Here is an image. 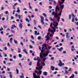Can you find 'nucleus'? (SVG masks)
<instances>
[{"mask_svg":"<svg viewBox=\"0 0 78 78\" xmlns=\"http://www.w3.org/2000/svg\"><path fill=\"white\" fill-rule=\"evenodd\" d=\"M42 48L41 53L42 54V55H43L44 57H46L48 56V53H51V52L50 51V50L47 51H45V49L44 48V45H42Z\"/></svg>","mask_w":78,"mask_h":78,"instance_id":"obj_1","label":"nucleus"},{"mask_svg":"<svg viewBox=\"0 0 78 78\" xmlns=\"http://www.w3.org/2000/svg\"><path fill=\"white\" fill-rule=\"evenodd\" d=\"M33 78H40V77L39 75L38 76H36V73H33Z\"/></svg>","mask_w":78,"mask_h":78,"instance_id":"obj_2","label":"nucleus"},{"mask_svg":"<svg viewBox=\"0 0 78 78\" xmlns=\"http://www.w3.org/2000/svg\"><path fill=\"white\" fill-rule=\"evenodd\" d=\"M38 67H36V70H39V69H42V66L40 65V66H37Z\"/></svg>","mask_w":78,"mask_h":78,"instance_id":"obj_3","label":"nucleus"},{"mask_svg":"<svg viewBox=\"0 0 78 78\" xmlns=\"http://www.w3.org/2000/svg\"><path fill=\"white\" fill-rule=\"evenodd\" d=\"M64 1H65V0H61V2H59L58 3H59V5H62V4H63V3H64Z\"/></svg>","mask_w":78,"mask_h":78,"instance_id":"obj_4","label":"nucleus"},{"mask_svg":"<svg viewBox=\"0 0 78 78\" xmlns=\"http://www.w3.org/2000/svg\"><path fill=\"white\" fill-rule=\"evenodd\" d=\"M53 25L55 27H56L58 26V23H57L55 21Z\"/></svg>","mask_w":78,"mask_h":78,"instance_id":"obj_5","label":"nucleus"},{"mask_svg":"<svg viewBox=\"0 0 78 78\" xmlns=\"http://www.w3.org/2000/svg\"><path fill=\"white\" fill-rule=\"evenodd\" d=\"M40 61H41V60L38 59V61L37 62V66H39L40 65Z\"/></svg>","mask_w":78,"mask_h":78,"instance_id":"obj_6","label":"nucleus"},{"mask_svg":"<svg viewBox=\"0 0 78 78\" xmlns=\"http://www.w3.org/2000/svg\"><path fill=\"white\" fill-rule=\"evenodd\" d=\"M41 70L42 69H39L38 71V72L37 73V75H38V74H40V75H41L42 73V71H41Z\"/></svg>","mask_w":78,"mask_h":78,"instance_id":"obj_7","label":"nucleus"},{"mask_svg":"<svg viewBox=\"0 0 78 78\" xmlns=\"http://www.w3.org/2000/svg\"><path fill=\"white\" fill-rule=\"evenodd\" d=\"M57 50H58L59 51H62V50H63V48L61 47L60 48H57Z\"/></svg>","mask_w":78,"mask_h":78,"instance_id":"obj_8","label":"nucleus"},{"mask_svg":"<svg viewBox=\"0 0 78 78\" xmlns=\"http://www.w3.org/2000/svg\"><path fill=\"white\" fill-rule=\"evenodd\" d=\"M64 4H62V5H61L60 6V8L61 9V10H62L63 9V8H64Z\"/></svg>","mask_w":78,"mask_h":78,"instance_id":"obj_9","label":"nucleus"},{"mask_svg":"<svg viewBox=\"0 0 78 78\" xmlns=\"http://www.w3.org/2000/svg\"><path fill=\"white\" fill-rule=\"evenodd\" d=\"M9 76L10 78H12V72H10L9 73Z\"/></svg>","mask_w":78,"mask_h":78,"instance_id":"obj_10","label":"nucleus"},{"mask_svg":"<svg viewBox=\"0 0 78 78\" xmlns=\"http://www.w3.org/2000/svg\"><path fill=\"white\" fill-rule=\"evenodd\" d=\"M59 63L58 64V66H60V67H61V66H62V63L61 62V61L60 60H59Z\"/></svg>","mask_w":78,"mask_h":78,"instance_id":"obj_11","label":"nucleus"},{"mask_svg":"<svg viewBox=\"0 0 78 78\" xmlns=\"http://www.w3.org/2000/svg\"><path fill=\"white\" fill-rule=\"evenodd\" d=\"M48 31H50V32H51L53 34H54V32H53V30H51L50 28H49L48 29Z\"/></svg>","mask_w":78,"mask_h":78,"instance_id":"obj_12","label":"nucleus"},{"mask_svg":"<svg viewBox=\"0 0 78 78\" xmlns=\"http://www.w3.org/2000/svg\"><path fill=\"white\" fill-rule=\"evenodd\" d=\"M68 35H69V33H66V38H68V39H69L70 37H69V36Z\"/></svg>","mask_w":78,"mask_h":78,"instance_id":"obj_13","label":"nucleus"},{"mask_svg":"<svg viewBox=\"0 0 78 78\" xmlns=\"http://www.w3.org/2000/svg\"><path fill=\"white\" fill-rule=\"evenodd\" d=\"M51 69L52 71L54 70H55V67H54L53 66H51Z\"/></svg>","mask_w":78,"mask_h":78,"instance_id":"obj_14","label":"nucleus"},{"mask_svg":"<svg viewBox=\"0 0 78 78\" xmlns=\"http://www.w3.org/2000/svg\"><path fill=\"white\" fill-rule=\"evenodd\" d=\"M43 74L45 76H46L47 75V72H43Z\"/></svg>","mask_w":78,"mask_h":78,"instance_id":"obj_15","label":"nucleus"},{"mask_svg":"<svg viewBox=\"0 0 78 78\" xmlns=\"http://www.w3.org/2000/svg\"><path fill=\"white\" fill-rule=\"evenodd\" d=\"M46 41H48L50 39V37H48V36H46Z\"/></svg>","mask_w":78,"mask_h":78,"instance_id":"obj_16","label":"nucleus"},{"mask_svg":"<svg viewBox=\"0 0 78 78\" xmlns=\"http://www.w3.org/2000/svg\"><path fill=\"white\" fill-rule=\"evenodd\" d=\"M71 16L72 17H73V18L72 19V20H74V18H75V15H74V14H72Z\"/></svg>","mask_w":78,"mask_h":78,"instance_id":"obj_17","label":"nucleus"},{"mask_svg":"<svg viewBox=\"0 0 78 78\" xmlns=\"http://www.w3.org/2000/svg\"><path fill=\"white\" fill-rule=\"evenodd\" d=\"M72 76H71L69 78H74V76H75V75H74V74H72Z\"/></svg>","mask_w":78,"mask_h":78,"instance_id":"obj_18","label":"nucleus"},{"mask_svg":"<svg viewBox=\"0 0 78 78\" xmlns=\"http://www.w3.org/2000/svg\"><path fill=\"white\" fill-rule=\"evenodd\" d=\"M28 4H29V8H30V9H31L32 8V7L31 6V5H30L31 3H30V2H29Z\"/></svg>","mask_w":78,"mask_h":78,"instance_id":"obj_19","label":"nucleus"},{"mask_svg":"<svg viewBox=\"0 0 78 78\" xmlns=\"http://www.w3.org/2000/svg\"><path fill=\"white\" fill-rule=\"evenodd\" d=\"M19 27L20 28H22V24L21 23H20Z\"/></svg>","mask_w":78,"mask_h":78,"instance_id":"obj_20","label":"nucleus"},{"mask_svg":"<svg viewBox=\"0 0 78 78\" xmlns=\"http://www.w3.org/2000/svg\"><path fill=\"white\" fill-rule=\"evenodd\" d=\"M52 28L53 29V31H54V32H55V31H56V29L54 27H52Z\"/></svg>","mask_w":78,"mask_h":78,"instance_id":"obj_21","label":"nucleus"},{"mask_svg":"<svg viewBox=\"0 0 78 78\" xmlns=\"http://www.w3.org/2000/svg\"><path fill=\"white\" fill-rule=\"evenodd\" d=\"M41 22L42 25H44V24L45 23H44V20H41Z\"/></svg>","mask_w":78,"mask_h":78,"instance_id":"obj_22","label":"nucleus"},{"mask_svg":"<svg viewBox=\"0 0 78 78\" xmlns=\"http://www.w3.org/2000/svg\"><path fill=\"white\" fill-rule=\"evenodd\" d=\"M58 16V13L57 12L55 13V15H54V17H57V16Z\"/></svg>","mask_w":78,"mask_h":78,"instance_id":"obj_23","label":"nucleus"},{"mask_svg":"<svg viewBox=\"0 0 78 78\" xmlns=\"http://www.w3.org/2000/svg\"><path fill=\"white\" fill-rule=\"evenodd\" d=\"M62 13V10H61L59 13L58 14V16H61Z\"/></svg>","mask_w":78,"mask_h":78,"instance_id":"obj_24","label":"nucleus"},{"mask_svg":"<svg viewBox=\"0 0 78 78\" xmlns=\"http://www.w3.org/2000/svg\"><path fill=\"white\" fill-rule=\"evenodd\" d=\"M48 58L47 57L46 58H44L43 59H42L41 60L42 61H44H44H45V60H46V59H47Z\"/></svg>","mask_w":78,"mask_h":78,"instance_id":"obj_25","label":"nucleus"},{"mask_svg":"<svg viewBox=\"0 0 78 78\" xmlns=\"http://www.w3.org/2000/svg\"><path fill=\"white\" fill-rule=\"evenodd\" d=\"M13 40V39H12V38H10V43H11V44H12V41Z\"/></svg>","mask_w":78,"mask_h":78,"instance_id":"obj_26","label":"nucleus"},{"mask_svg":"<svg viewBox=\"0 0 78 78\" xmlns=\"http://www.w3.org/2000/svg\"><path fill=\"white\" fill-rule=\"evenodd\" d=\"M23 51H24V53H26V54H28V53L27 52V51H26V50L25 49H23Z\"/></svg>","mask_w":78,"mask_h":78,"instance_id":"obj_27","label":"nucleus"},{"mask_svg":"<svg viewBox=\"0 0 78 78\" xmlns=\"http://www.w3.org/2000/svg\"><path fill=\"white\" fill-rule=\"evenodd\" d=\"M15 44H17L18 42L17 41L15 40H13Z\"/></svg>","mask_w":78,"mask_h":78,"instance_id":"obj_28","label":"nucleus"},{"mask_svg":"<svg viewBox=\"0 0 78 78\" xmlns=\"http://www.w3.org/2000/svg\"><path fill=\"white\" fill-rule=\"evenodd\" d=\"M18 53H20L21 52V50L20 48H18Z\"/></svg>","mask_w":78,"mask_h":78,"instance_id":"obj_29","label":"nucleus"},{"mask_svg":"<svg viewBox=\"0 0 78 78\" xmlns=\"http://www.w3.org/2000/svg\"><path fill=\"white\" fill-rule=\"evenodd\" d=\"M18 56L19 57V58H22V56L21 54H19L18 55Z\"/></svg>","mask_w":78,"mask_h":78,"instance_id":"obj_30","label":"nucleus"},{"mask_svg":"<svg viewBox=\"0 0 78 78\" xmlns=\"http://www.w3.org/2000/svg\"><path fill=\"white\" fill-rule=\"evenodd\" d=\"M40 18L41 19V20H44V16H40Z\"/></svg>","mask_w":78,"mask_h":78,"instance_id":"obj_31","label":"nucleus"},{"mask_svg":"<svg viewBox=\"0 0 78 78\" xmlns=\"http://www.w3.org/2000/svg\"><path fill=\"white\" fill-rule=\"evenodd\" d=\"M16 73H17V74H19V70L17 68L16 69Z\"/></svg>","mask_w":78,"mask_h":78,"instance_id":"obj_32","label":"nucleus"},{"mask_svg":"<svg viewBox=\"0 0 78 78\" xmlns=\"http://www.w3.org/2000/svg\"><path fill=\"white\" fill-rule=\"evenodd\" d=\"M40 57L41 59H43V56H42V55H41V54L40 55Z\"/></svg>","mask_w":78,"mask_h":78,"instance_id":"obj_33","label":"nucleus"},{"mask_svg":"<svg viewBox=\"0 0 78 78\" xmlns=\"http://www.w3.org/2000/svg\"><path fill=\"white\" fill-rule=\"evenodd\" d=\"M55 11H53L52 12V16H54V15H55Z\"/></svg>","mask_w":78,"mask_h":78,"instance_id":"obj_34","label":"nucleus"},{"mask_svg":"<svg viewBox=\"0 0 78 78\" xmlns=\"http://www.w3.org/2000/svg\"><path fill=\"white\" fill-rule=\"evenodd\" d=\"M41 64L43 66H45V64L44 63V62L41 63Z\"/></svg>","mask_w":78,"mask_h":78,"instance_id":"obj_35","label":"nucleus"},{"mask_svg":"<svg viewBox=\"0 0 78 78\" xmlns=\"http://www.w3.org/2000/svg\"><path fill=\"white\" fill-rule=\"evenodd\" d=\"M34 23L35 25H36V24L37 23V21H36V20H34Z\"/></svg>","mask_w":78,"mask_h":78,"instance_id":"obj_36","label":"nucleus"},{"mask_svg":"<svg viewBox=\"0 0 78 78\" xmlns=\"http://www.w3.org/2000/svg\"><path fill=\"white\" fill-rule=\"evenodd\" d=\"M44 45V48H45V47H47V44H43Z\"/></svg>","mask_w":78,"mask_h":78,"instance_id":"obj_37","label":"nucleus"},{"mask_svg":"<svg viewBox=\"0 0 78 78\" xmlns=\"http://www.w3.org/2000/svg\"><path fill=\"white\" fill-rule=\"evenodd\" d=\"M43 15L44 16V17H47V15H46L45 13H43Z\"/></svg>","mask_w":78,"mask_h":78,"instance_id":"obj_38","label":"nucleus"},{"mask_svg":"<svg viewBox=\"0 0 78 78\" xmlns=\"http://www.w3.org/2000/svg\"><path fill=\"white\" fill-rule=\"evenodd\" d=\"M35 33H34V34L35 35H36L37 34V31L36 30H35L34 31Z\"/></svg>","mask_w":78,"mask_h":78,"instance_id":"obj_39","label":"nucleus"},{"mask_svg":"<svg viewBox=\"0 0 78 78\" xmlns=\"http://www.w3.org/2000/svg\"><path fill=\"white\" fill-rule=\"evenodd\" d=\"M37 39H38V40H40V39H41V36H38V37H37Z\"/></svg>","mask_w":78,"mask_h":78,"instance_id":"obj_40","label":"nucleus"},{"mask_svg":"<svg viewBox=\"0 0 78 78\" xmlns=\"http://www.w3.org/2000/svg\"><path fill=\"white\" fill-rule=\"evenodd\" d=\"M56 9H58V11H59V8H58V6H56Z\"/></svg>","mask_w":78,"mask_h":78,"instance_id":"obj_41","label":"nucleus"},{"mask_svg":"<svg viewBox=\"0 0 78 78\" xmlns=\"http://www.w3.org/2000/svg\"><path fill=\"white\" fill-rule=\"evenodd\" d=\"M56 17H57V19H58V20H59V19H60V17H59V16H57Z\"/></svg>","mask_w":78,"mask_h":78,"instance_id":"obj_42","label":"nucleus"},{"mask_svg":"<svg viewBox=\"0 0 78 78\" xmlns=\"http://www.w3.org/2000/svg\"><path fill=\"white\" fill-rule=\"evenodd\" d=\"M1 29H0V31H2V30H3V28L2 27H1Z\"/></svg>","mask_w":78,"mask_h":78,"instance_id":"obj_43","label":"nucleus"},{"mask_svg":"<svg viewBox=\"0 0 78 78\" xmlns=\"http://www.w3.org/2000/svg\"><path fill=\"white\" fill-rule=\"evenodd\" d=\"M31 38L32 39H34V37H33V36L31 35Z\"/></svg>","mask_w":78,"mask_h":78,"instance_id":"obj_44","label":"nucleus"},{"mask_svg":"<svg viewBox=\"0 0 78 78\" xmlns=\"http://www.w3.org/2000/svg\"><path fill=\"white\" fill-rule=\"evenodd\" d=\"M12 36H13V35L12 34H11V35H9L8 36V37H12Z\"/></svg>","mask_w":78,"mask_h":78,"instance_id":"obj_45","label":"nucleus"},{"mask_svg":"<svg viewBox=\"0 0 78 78\" xmlns=\"http://www.w3.org/2000/svg\"><path fill=\"white\" fill-rule=\"evenodd\" d=\"M19 9V8L18 7V10H17V12H20V10Z\"/></svg>","mask_w":78,"mask_h":78,"instance_id":"obj_46","label":"nucleus"},{"mask_svg":"<svg viewBox=\"0 0 78 78\" xmlns=\"http://www.w3.org/2000/svg\"><path fill=\"white\" fill-rule=\"evenodd\" d=\"M20 78H24V76H20Z\"/></svg>","mask_w":78,"mask_h":78,"instance_id":"obj_47","label":"nucleus"},{"mask_svg":"<svg viewBox=\"0 0 78 78\" xmlns=\"http://www.w3.org/2000/svg\"><path fill=\"white\" fill-rule=\"evenodd\" d=\"M65 72H66V73H67V74L69 73V72H68L67 71V70H65Z\"/></svg>","mask_w":78,"mask_h":78,"instance_id":"obj_48","label":"nucleus"},{"mask_svg":"<svg viewBox=\"0 0 78 78\" xmlns=\"http://www.w3.org/2000/svg\"><path fill=\"white\" fill-rule=\"evenodd\" d=\"M28 17H29L30 20H31V16H30L28 15Z\"/></svg>","mask_w":78,"mask_h":78,"instance_id":"obj_49","label":"nucleus"},{"mask_svg":"<svg viewBox=\"0 0 78 78\" xmlns=\"http://www.w3.org/2000/svg\"><path fill=\"white\" fill-rule=\"evenodd\" d=\"M21 64H22V63L20 62L19 63V65L20 66H21Z\"/></svg>","mask_w":78,"mask_h":78,"instance_id":"obj_50","label":"nucleus"},{"mask_svg":"<svg viewBox=\"0 0 78 78\" xmlns=\"http://www.w3.org/2000/svg\"><path fill=\"white\" fill-rule=\"evenodd\" d=\"M63 54H66V51H63Z\"/></svg>","mask_w":78,"mask_h":78,"instance_id":"obj_51","label":"nucleus"},{"mask_svg":"<svg viewBox=\"0 0 78 78\" xmlns=\"http://www.w3.org/2000/svg\"><path fill=\"white\" fill-rule=\"evenodd\" d=\"M32 64V62H30V63H29V66H31Z\"/></svg>","mask_w":78,"mask_h":78,"instance_id":"obj_52","label":"nucleus"},{"mask_svg":"<svg viewBox=\"0 0 78 78\" xmlns=\"http://www.w3.org/2000/svg\"><path fill=\"white\" fill-rule=\"evenodd\" d=\"M64 31L65 33H66V32H67V30H66V29H64Z\"/></svg>","mask_w":78,"mask_h":78,"instance_id":"obj_53","label":"nucleus"},{"mask_svg":"<svg viewBox=\"0 0 78 78\" xmlns=\"http://www.w3.org/2000/svg\"><path fill=\"white\" fill-rule=\"evenodd\" d=\"M8 19H9V16H7V17H6V20H8Z\"/></svg>","mask_w":78,"mask_h":78,"instance_id":"obj_54","label":"nucleus"},{"mask_svg":"<svg viewBox=\"0 0 78 78\" xmlns=\"http://www.w3.org/2000/svg\"><path fill=\"white\" fill-rule=\"evenodd\" d=\"M30 41L31 42H32V44H34V41H32L31 40H30Z\"/></svg>","mask_w":78,"mask_h":78,"instance_id":"obj_55","label":"nucleus"},{"mask_svg":"<svg viewBox=\"0 0 78 78\" xmlns=\"http://www.w3.org/2000/svg\"><path fill=\"white\" fill-rule=\"evenodd\" d=\"M8 13V11H6L5 12V14H7Z\"/></svg>","mask_w":78,"mask_h":78,"instance_id":"obj_56","label":"nucleus"},{"mask_svg":"<svg viewBox=\"0 0 78 78\" xmlns=\"http://www.w3.org/2000/svg\"><path fill=\"white\" fill-rule=\"evenodd\" d=\"M38 48L40 50H41V47H40V46H39Z\"/></svg>","mask_w":78,"mask_h":78,"instance_id":"obj_57","label":"nucleus"},{"mask_svg":"<svg viewBox=\"0 0 78 78\" xmlns=\"http://www.w3.org/2000/svg\"><path fill=\"white\" fill-rule=\"evenodd\" d=\"M20 45H21L23 46V43L22 42H21L20 43Z\"/></svg>","mask_w":78,"mask_h":78,"instance_id":"obj_58","label":"nucleus"},{"mask_svg":"<svg viewBox=\"0 0 78 78\" xmlns=\"http://www.w3.org/2000/svg\"><path fill=\"white\" fill-rule=\"evenodd\" d=\"M51 60H53V59H54V57H51Z\"/></svg>","mask_w":78,"mask_h":78,"instance_id":"obj_59","label":"nucleus"},{"mask_svg":"<svg viewBox=\"0 0 78 78\" xmlns=\"http://www.w3.org/2000/svg\"><path fill=\"white\" fill-rule=\"evenodd\" d=\"M35 11H38V9H35Z\"/></svg>","mask_w":78,"mask_h":78,"instance_id":"obj_60","label":"nucleus"},{"mask_svg":"<svg viewBox=\"0 0 78 78\" xmlns=\"http://www.w3.org/2000/svg\"><path fill=\"white\" fill-rule=\"evenodd\" d=\"M49 36H50V37H53V35L51 34H50Z\"/></svg>","mask_w":78,"mask_h":78,"instance_id":"obj_61","label":"nucleus"},{"mask_svg":"<svg viewBox=\"0 0 78 78\" xmlns=\"http://www.w3.org/2000/svg\"><path fill=\"white\" fill-rule=\"evenodd\" d=\"M50 41H51V42H54V41H55V40H51Z\"/></svg>","mask_w":78,"mask_h":78,"instance_id":"obj_62","label":"nucleus"},{"mask_svg":"<svg viewBox=\"0 0 78 78\" xmlns=\"http://www.w3.org/2000/svg\"><path fill=\"white\" fill-rule=\"evenodd\" d=\"M69 19H71V15H69Z\"/></svg>","mask_w":78,"mask_h":78,"instance_id":"obj_63","label":"nucleus"},{"mask_svg":"<svg viewBox=\"0 0 78 78\" xmlns=\"http://www.w3.org/2000/svg\"><path fill=\"white\" fill-rule=\"evenodd\" d=\"M11 50L12 51H14V50L13 49V48H11Z\"/></svg>","mask_w":78,"mask_h":78,"instance_id":"obj_64","label":"nucleus"}]
</instances>
